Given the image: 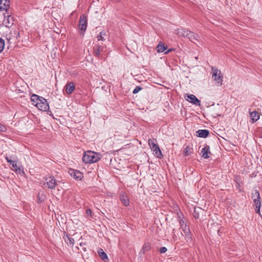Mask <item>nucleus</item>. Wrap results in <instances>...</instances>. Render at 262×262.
<instances>
[{
  "mask_svg": "<svg viewBox=\"0 0 262 262\" xmlns=\"http://www.w3.org/2000/svg\"><path fill=\"white\" fill-rule=\"evenodd\" d=\"M31 100L35 106L40 111L47 112L49 110V105L47 100L36 95H33Z\"/></svg>",
  "mask_w": 262,
  "mask_h": 262,
  "instance_id": "1",
  "label": "nucleus"
},
{
  "mask_svg": "<svg viewBox=\"0 0 262 262\" xmlns=\"http://www.w3.org/2000/svg\"><path fill=\"white\" fill-rule=\"evenodd\" d=\"M100 159L99 155L91 150L85 151L83 156V161L86 164H92L98 162Z\"/></svg>",
  "mask_w": 262,
  "mask_h": 262,
  "instance_id": "2",
  "label": "nucleus"
},
{
  "mask_svg": "<svg viewBox=\"0 0 262 262\" xmlns=\"http://www.w3.org/2000/svg\"><path fill=\"white\" fill-rule=\"evenodd\" d=\"M78 26L80 30V33L83 34L84 32L86 31L88 26V18L84 14L80 15Z\"/></svg>",
  "mask_w": 262,
  "mask_h": 262,
  "instance_id": "3",
  "label": "nucleus"
},
{
  "mask_svg": "<svg viewBox=\"0 0 262 262\" xmlns=\"http://www.w3.org/2000/svg\"><path fill=\"white\" fill-rule=\"evenodd\" d=\"M105 45L102 43L97 42L93 47L94 54L95 56H99L105 51Z\"/></svg>",
  "mask_w": 262,
  "mask_h": 262,
  "instance_id": "4",
  "label": "nucleus"
},
{
  "mask_svg": "<svg viewBox=\"0 0 262 262\" xmlns=\"http://www.w3.org/2000/svg\"><path fill=\"white\" fill-rule=\"evenodd\" d=\"M45 180L46 182L44 183V185L49 189H54L57 185V181L56 179L52 176L48 177L46 178Z\"/></svg>",
  "mask_w": 262,
  "mask_h": 262,
  "instance_id": "5",
  "label": "nucleus"
},
{
  "mask_svg": "<svg viewBox=\"0 0 262 262\" xmlns=\"http://www.w3.org/2000/svg\"><path fill=\"white\" fill-rule=\"evenodd\" d=\"M70 176L76 181H81L83 178V173L78 170L71 169L69 171Z\"/></svg>",
  "mask_w": 262,
  "mask_h": 262,
  "instance_id": "6",
  "label": "nucleus"
},
{
  "mask_svg": "<svg viewBox=\"0 0 262 262\" xmlns=\"http://www.w3.org/2000/svg\"><path fill=\"white\" fill-rule=\"evenodd\" d=\"M187 37L190 40V41L194 43H196V41H199V35L193 32L189 31Z\"/></svg>",
  "mask_w": 262,
  "mask_h": 262,
  "instance_id": "7",
  "label": "nucleus"
},
{
  "mask_svg": "<svg viewBox=\"0 0 262 262\" xmlns=\"http://www.w3.org/2000/svg\"><path fill=\"white\" fill-rule=\"evenodd\" d=\"M202 156L204 159H207L209 158V156L211 154L210 151V148L208 146H206L202 148L201 151Z\"/></svg>",
  "mask_w": 262,
  "mask_h": 262,
  "instance_id": "8",
  "label": "nucleus"
},
{
  "mask_svg": "<svg viewBox=\"0 0 262 262\" xmlns=\"http://www.w3.org/2000/svg\"><path fill=\"white\" fill-rule=\"evenodd\" d=\"M252 198L254 199V201L256 204V207H258V210H259V207H260V202H259V199H260V195L258 191H254L252 193Z\"/></svg>",
  "mask_w": 262,
  "mask_h": 262,
  "instance_id": "9",
  "label": "nucleus"
},
{
  "mask_svg": "<svg viewBox=\"0 0 262 262\" xmlns=\"http://www.w3.org/2000/svg\"><path fill=\"white\" fill-rule=\"evenodd\" d=\"M177 34L180 36L187 37L189 31L185 28H179L177 30Z\"/></svg>",
  "mask_w": 262,
  "mask_h": 262,
  "instance_id": "10",
  "label": "nucleus"
},
{
  "mask_svg": "<svg viewBox=\"0 0 262 262\" xmlns=\"http://www.w3.org/2000/svg\"><path fill=\"white\" fill-rule=\"evenodd\" d=\"M10 6V0H0V10H7Z\"/></svg>",
  "mask_w": 262,
  "mask_h": 262,
  "instance_id": "11",
  "label": "nucleus"
},
{
  "mask_svg": "<svg viewBox=\"0 0 262 262\" xmlns=\"http://www.w3.org/2000/svg\"><path fill=\"white\" fill-rule=\"evenodd\" d=\"M75 84L73 82H70L66 86V92L68 94H72L75 90Z\"/></svg>",
  "mask_w": 262,
  "mask_h": 262,
  "instance_id": "12",
  "label": "nucleus"
},
{
  "mask_svg": "<svg viewBox=\"0 0 262 262\" xmlns=\"http://www.w3.org/2000/svg\"><path fill=\"white\" fill-rule=\"evenodd\" d=\"M187 101L195 105H200V101L193 95H190L187 96Z\"/></svg>",
  "mask_w": 262,
  "mask_h": 262,
  "instance_id": "13",
  "label": "nucleus"
},
{
  "mask_svg": "<svg viewBox=\"0 0 262 262\" xmlns=\"http://www.w3.org/2000/svg\"><path fill=\"white\" fill-rule=\"evenodd\" d=\"M152 149L155 152V154L158 158H160L162 157V154L159 147L156 144L152 143Z\"/></svg>",
  "mask_w": 262,
  "mask_h": 262,
  "instance_id": "14",
  "label": "nucleus"
},
{
  "mask_svg": "<svg viewBox=\"0 0 262 262\" xmlns=\"http://www.w3.org/2000/svg\"><path fill=\"white\" fill-rule=\"evenodd\" d=\"M107 36L105 31H102L100 32L99 34L97 36V42L100 41H104L106 40L105 37Z\"/></svg>",
  "mask_w": 262,
  "mask_h": 262,
  "instance_id": "15",
  "label": "nucleus"
},
{
  "mask_svg": "<svg viewBox=\"0 0 262 262\" xmlns=\"http://www.w3.org/2000/svg\"><path fill=\"white\" fill-rule=\"evenodd\" d=\"M198 137L200 138H206L209 134V132L207 130H199L197 132Z\"/></svg>",
  "mask_w": 262,
  "mask_h": 262,
  "instance_id": "16",
  "label": "nucleus"
},
{
  "mask_svg": "<svg viewBox=\"0 0 262 262\" xmlns=\"http://www.w3.org/2000/svg\"><path fill=\"white\" fill-rule=\"evenodd\" d=\"M203 213V209L200 207L195 208L194 216L195 218H199Z\"/></svg>",
  "mask_w": 262,
  "mask_h": 262,
  "instance_id": "17",
  "label": "nucleus"
},
{
  "mask_svg": "<svg viewBox=\"0 0 262 262\" xmlns=\"http://www.w3.org/2000/svg\"><path fill=\"white\" fill-rule=\"evenodd\" d=\"M121 202L125 206H128L129 205V201L128 198L124 195L121 196Z\"/></svg>",
  "mask_w": 262,
  "mask_h": 262,
  "instance_id": "18",
  "label": "nucleus"
},
{
  "mask_svg": "<svg viewBox=\"0 0 262 262\" xmlns=\"http://www.w3.org/2000/svg\"><path fill=\"white\" fill-rule=\"evenodd\" d=\"M250 117L252 120L255 122L258 120L259 118L258 114L256 112H253L250 114Z\"/></svg>",
  "mask_w": 262,
  "mask_h": 262,
  "instance_id": "19",
  "label": "nucleus"
},
{
  "mask_svg": "<svg viewBox=\"0 0 262 262\" xmlns=\"http://www.w3.org/2000/svg\"><path fill=\"white\" fill-rule=\"evenodd\" d=\"M119 161L120 159L117 161L115 158H114V159H112L111 160V166L115 168H117L118 167V165L120 163Z\"/></svg>",
  "mask_w": 262,
  "mask_h": 262,
  "instance_id": "20",
  "label": "nucleus"
},
{
  "mask_svg": "<svg viewBox=\"0 0 262 262\" xmlns=\"http://www.w3.org/2000/svg\"><path fill=\"white\" fill-rule=\"evenodd\" d=\"M192 153V149L189 147L187 146L183 150V155L185 157L189 156Z\"/></svg>",
  "mask_w": 262,
  "mask_h": 262,
  "instance_id": "21",
  "label": "nucleus"
},
{
  "mask_svg": "<svg viewBox=\"0 0 262 262\" xmlns=\"http://www.w3.org/2000/svg\"><path fill=\"white\" fill-rule=\"evenodd\" d=\"M6 20L7 21H6V20L4 21L5 26L8 28L10 27L13 25V22H11V21H12V18L8 16Z\"/></svg>",
  "mask_w": 262,
  "mask_h": 262,
  "instance_id": "22",
  "label": "nucleus"
},
{
  "mask_svg": "<svg viewBox=\"0 0 262 262\" xmlns=\"http://www.w3.org/2000/svg\"><path fill=\"white\" fill-rule=\"evenodd\" d=\"M156 49L158 52H163L166 49V47L163 44L160 43L158 44Z\"/></svg>",
  "mask_w": 262,
  "mask_h": 262,
  "instance_id": "23",
  "label": "nucleus"
},
{
  "mask_svg": "<svg viewBox=\"0 0 262 262\" xmlns=\"http://www.w3.org/2000/svg\"><path fill=\"white\" fill-rule=\"evenodd\" d=\"M99 254L100 257L103 260H105V262L108 260V257L106 254L103 251L99 252Z\"/></svg>",
  "mask_w": 262,
  "mask_h": 262,
  "instance_id": "24",
  "label": "nucleus"
},
{
  "mask_svg": "<svg viewBox=\"0 0 262 262\" xmlns=\"http://www.w3.org/2000/svg\"><path fill=\"white\" fill-rule=\"evenodd\" d=\"M213 76H214L215 80H216L219 83L221 84L222 80L221 79L220 73L217 74V72L214 73Z\"/></svg>",
  "mask_w": 262,
  "mask_h": 262,
  "instance_id": "25",
  "label": "nucleus"
},
{
  "mask_svg": "<svg viewBox=\"0 0 262 262\" xmlns=\"http://www.w3.org/2000/svg\"><path fill=\"white\" fill-rule=\"evenodd\" d=\"M12 166L15 168V170L16 171H18L19 172L22 171L23 173V171L21 170V168L17 166L16 163L15 162H12Z\"/></svg>",
  "mask_w": 262,
  "mask_h": 262,
  "instance_id": "26",
  "label": "nucleus"
},
{
  "mask_svg": "<svg viewBox=\"0 0 262 262\" xmlns=\"http://www.w3.org/2000/svg\"><path fill=\"white\" fill-rule=\"evenodd\" d=\"M4 46L5 41L2 38H0V52H1L3 50Z\"/></svg>",
  "mask_w": 262,
  "mask_h": 262,
  "instance_id": "27",
  "label": "nucleus"
},
{
  "mask_svg": "<svg viewBox=\"0 0 262 262\" xmlns=\"http://www.w3.org/2000/svg\"><path fill=\"white\" fill-rule=\"evenodd\" d=\"M185 236H186L188 237L191 238V233L190 232V229H189V228H187L185 229Z\"/></svg>",
  "mask_w": 262,
  "mask_h": 262,
  "instance_id": "28",
  "label": "nucleus"
},
{
  "mask_svg": "<svg viewBox=\"0 0 262 262\" xmlns=\"http://www.w3.org/2000/svg\"><path fill=\"white\" fill-rule=\"evenodd\" d=\"M6 127L2 124L0 123V132H5L6 131Z\"/></svg>",
  "mask_w": 262,
  "mask_h": 262,
  "instance_id": "29",
  "label": "nucleus"
},
{
  "mask_svg": "<svg viewBox=\"0 0 262 262\" xmlns=\"http://www.w3.org/2000/svg\"><path fill=\"white\" fill-rule=\"evenodd\" d=\"M141 90V87H139V86H138L137 88H136L133 91V93L134 94H136L139 91H140V90Z\"/></svg>",
  "mask_w": 262,
  "mask_h": 262,
  "instance_id": "30",
  "label": "nucleus"
},
{
  "mask_svg": "<svg viewBox=\"0 0 262 262\" xmlns=\"http://www.w3.org/2000/svg\"><path fill=\"white\" fill-rule=\"evenodd\" d=\"M12 59H14V57H10V59H8H8H5L4 60V62H6L7 61H13Z\"/></svg>",
  "mask_w": 262,
  "mask_h": 262,
  "instance_id": "31",
  "label": "nucleus"
},
{
  "mask_svg": "<svg viewBox=\"0 0 262 262\" xmlns=\"http://www.w3.org/2000/svg\"><path fill=\"white\" fill-rule=\"evenodd\" d=\"M166 248H165V247H163V248H162L161 249V250H160V252H161V253H164V252H166Z\"/></svg>",
  "mask_w": 262,
  "mask_h": 262,
  "instance_id": "32",
  "label": "nucleus"
},
{
  "mask_svg": "<svg viewBox=\"0 0 262 262\" xmlns=\"http://www.w3.org/2000/svg\"><path fill=\"white\" fill-rule=\"evenodd\" d=\"M86 212L87 214L92 215V210L91 209L87 210Z\"/></svg>",
  "mask_w": 262,
  "mask_h": 262,
  "instance_id": "33",
  "label": "nucleus"
},
{
  "mask_svg": "<svg viewBox=\"0 0 262 262\" xmlns=\"http://www.w3.org/2000/svg\"><path fill=\"white\" fill-rule=\"evenodd\" d=\"M69 241H70V244L73 245L74 244V242H73V240L72 241L71 239L69 238Z\"/></svg>",
  "mask_w": 262,
  "mask_h": 262,
  "instance_id": "34",
  "label": "nucleus"
},
{
  "mask_svg": "<svg viewBox=\"0 0 262 262\" xmlns=\"http://www.w3.org/2000/svg\"><path fill=\"white\" fill-rule=\"evenodd\" d=\"M8 161L9 162H10V163L12 165V164H13V162H13V161H11V160H8Z\"/></svg>",
  "mask_w": 262,
  "mask_h": 262,
  "instance_id": "35",
  "label": "nucleus"
},
{
  "mask_svg": "<svg viewBox=\"0 0 262 262\" xmlns=\"http://www.w3.org/2000/svg\"><path fill=\"white\" fill-rule=\"evenodd\" d=\"M7 64H9V65H11V63H7Z\"/></svg>",
  "mask_w": 262,
  "mask_h": 262,
  "instance_id": "36",
  "label": "nucleus"
}]
</instances>
